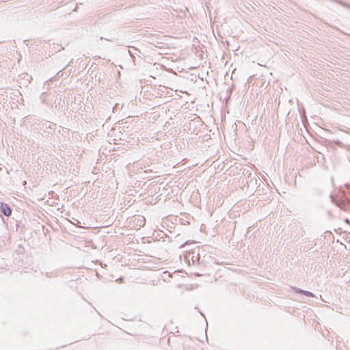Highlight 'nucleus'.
<instances>
[{
  "label": "nucleus",
  "instance_id": "f257e3e1",
  "mask_svg": "<svg viewBox=\"0 0 350 350\" xmlns=\"http://www.w3.org/2000/svg\"><path fill=\"white\" fill-rule=\"evenodd\" d=\"M133 167L136 168L137 171L144 170L145 172L150 170L148 163H145L144 161L135 162Z\"/></svg>",
  "mask_w": 350,
  "mask_h": 350
},
{
  "label": "nucleus",
  "instance_id": "f03ea898",
  "mask_svg": "<svg viewBox=\"0 0 350 350\" xmlns=\"http://www.w3.org/2000/svg\"><path fill=\"white\" fill-rule=\"evenodd\" d=\"M0 212L8 217L12 214V209L7 204L1 202L0 204Z\"/></svg>",
  "mask_w": 350,
  "mask_h": 350
},
{
  "label": "nucleus",
  "instance_id": "7ed1b4c3",
  "mask_svg": "<svg viewBox=\"0 0 350 350\" xmlns=\"http://www.w3.org/2000/svg\"><path fill=\"white\" fill-rule=\"evenodd\" d=\"M293 288L297 293L303 294L307 297H314V295L310 291H304V290H302L301 288H296V287H293Z\"/></svg>",
  "mask_w": 350,
  "mask_h": 350
},
{
  "label": "nucleus",
  "instance_id": "20e7f679",
  "mask_svg": "<svg viewBox=\"0 0 350 350\" xmlns=\"http://www.w3.org/2000/svg\"><path fill=\"white\" fill-rule=\"evenodd\" d=\"M40 100H42V102L43 103H45V99H46V92H43L41 95H40Z\"/></svg>",
  "mask_w": 350,
  "mask_h": 350
},
{
  "label": "nucleus",
  "instance_id": "39448f33",
  "mask_svg": "<svg viewBox=\"0 0 350 350\" xmlns=\"http://www.w3.org/2000/svg\"><path fill=\"white\" fill-rule=\"evenodd\" d=\"M139 219L140 220V223H141L142 226H144L145 224V218L142 217H139Z\"/></svg>",
  "mask_w": 350,
  "mask_h": 350
},
{
  "label": "nucleus",
  "instance_id": "423d86ee",
  "mask_svg": "<svg viewBox=\"0 0 350 350\" xmlns=\"http://www.w3.org/2000/svg\"><path fill=\"white\" fill-rule=\"evenodd\" d=\"M55 126H56V125H55V124L51 123V124H49V128L50 129H55Z\"/></svg>",
  "mask_w": 350,
  "mask_h": 350
},
{
  "label": "nucleus",
  "instance_id": "0eeeda50",
  "mask_svg": "<svg viewBox=\"0 0 350 350\" xmlns=\"http://www.w3.org/2000/svg\"><path fill=\"white\" fill-rule=\"evenodd\" d=\"M45 276H46V277H47V278H50V277H51V276L50 275V273H48V272L45 273Z\"/></svg>",
  "mask_w": 350,
  "mask_h": 350
},
{
  "label": "nucleus",
  "instance_id": "6e6552de",
  "mask_svg": "<svg viewBox=\"0 0 350 350\" xmlns=\"http://www.w3.org/2000/svg\"><path fill=\"white\" fill-rule=\"evenodd\" d=\"M330 197H331V198H332V201L333 202H335V199H334V196H331Z\"/></svg>",
  "mask_w": 350,
  "mask_h": 350
},
{
  "label": "nucleus",
  "instance_id": "1a4fd4ad",
  "mask_svg": "<svg viewBox=\"0 0 350 350\" xmlns=\"http://www.w3.org/2000/svg\"><path fill=\"white\" fill-rule=\"evenodd\" d=\"M345 221H346V222H347V223H349V219H345Z\"/></svg>",
  "mask_w": 350,
  "mask_h": 350
},
{
  "label": "nucleus",
  "instance_id": "9d476101",
  "mask_svg": "<svg viewBox=\"0 0 350 350\" xmlns=\"http://www.w3.org/2000/svg\"><path fill=\"white\" fill-rule=\"evenodd\" d=\"M349 195H350V192H349Z\"/></svg>",
  "mask_w": 350,
  "mask_h": 350
}]
</instances>
